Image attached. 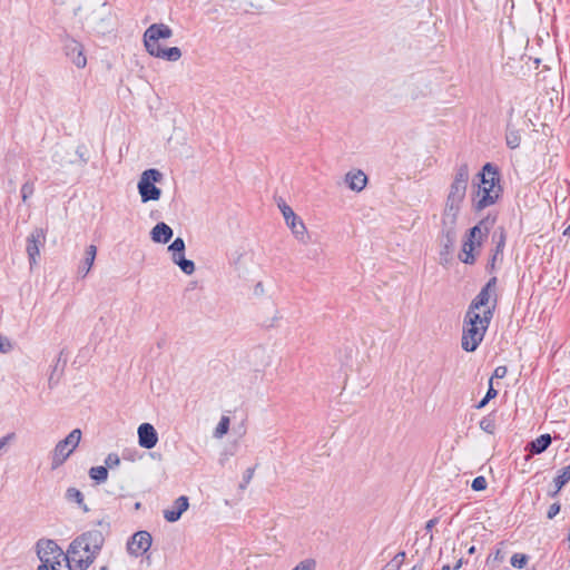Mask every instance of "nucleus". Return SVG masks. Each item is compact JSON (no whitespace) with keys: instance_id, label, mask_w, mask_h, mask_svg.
I'll use <instances>...</instances> for the list:
<instances>
[{"instance_id":"obj_1","label":"nucleus","mask_w":570,"mask_h":570,"mask_svg":"<svg viewBox=\"0 0 570 570\" xmlns=\"http://www.w3.org/2000/svg\"><path fill=\"white\" fill-rule=\"evenodd\" d=\"M105 542V535L99 530H89L76 538L68 552L80 570H86L99 554Z\"/></svg>"},{"instance_id":"obj_2","label":"nucleus","mask_w":570,"mask_h":570,"mask_svg":"<svg viewBox=\"0 0 570 570\" xmlns=\"http://www.w3.org/2000/svg\"><path fill=\"white\" fill-rule=\"evenodd\" d=\"M493 317V307L483 309L482 314L468 312L463 318L461 346L465 352H474L482 343Z\"/></svg>"},{"instance_id":"obj_3","label":"nucleus","mask_w":570,"mask_h":570,"mask_svg":"<svg viewBox=\"0 0 570 570\" xmlns=\"http://www.w3.org/2000/svg\"><path fill=\"white\" fill-rule=\"evenodd\" d=\"M499 181V171L492 164H485L480 174L476 193L472 198V207L475 212H481L498 202L502 193Z\"/></svg>"},{"instance_id":"obj_4","label":"nucleus","mask_w":570,"mask_h":570,"mask_svg":"<svg viewBox=\"0 0 570 570\" xmlns=\"http://www.w3.org/2000/svg\"><path fill=\"white\" fill-rule=\"evenodd\" d=\"M173 36V30L165 23H153L144 32V46L146 51L159 59L167 61H178L181 58V50L178 47L163 48L160 39H168Z\"/></svg>"},{"instance_id":"obj_5","label":"nucleus","mask_w":570,"mask_h":570,"mask_svg":"<svg viewBox=\"0 0 570 570\" xmlns=\"http://www.w3.org/2000/svg\"><path fill=\"white\" fill-rule=\"evenodd\" d=\"M469 175V167L466 164H461L456 167L453 180L449 188L445 207L442 215L443 217H449L451 220L458 219L461 205L465 198Z\"/></svg>"},{"instance_id":"obj_6","label":"nucleus","mask_w":570,"mask_h":570,"mask_svg":"<svg viewBox=\"0 0 570 570\" xmlns=\"http://www.w3.org/2000/svg\"><path fill=\"white\" fill-rule=\"evenodd\" d=\"M37 554L41 561L37 570H71L69 552L65 553L53 540L40 539L37 542Z\"/></svg>"},{"instance_id":"obj_7","label":"nucleus","mask_w":570,"mask_h":570,"mask_svg":"<svg viewBox=\"0 0 570 570\" xmlns=\"http://www.w3.org/2000/svg\"><path fill=\"white\" fill-rule=\"evenodd\" d=\"M83 27L88 32L96 35H106L112 29L111 11L107 3H101L92 9L89 14L85 17Z\"/></svg>"},{"instance_id":"obj_8","label":"nucleus","mask_w":570,"mask_h":570,"mask_svg":"<svg viewBox=\"0 0 570 570\" xmlns=\"http://www.w3.org/2000/svg\"><path fill=\"white\" fill-rule=\"evenodd\" d=\"M81 430H72L63 440L59 441L51 452V469L61 466L70 454L77 449L81 440Z\"/></svg>"},{"instance_id":"obj_9","label":"nucleus","mask_w":570,"mask_h":570,"mask_svg":"<svg viewBox=\"0 0 570 570\" xmlns=\"http://www.w3.org/2000/svg\"><path fill=\"white\" fill-rule=\"evenodd\" d=\"M163 179V174L155 168L145 170L138 181V191L142 203L159 200L161 190L156 186Z\"/></svg>"},{"instance_id":"obj_10","label":"nucleus","mask_w":570,"mask_h":570,"mask_svg":"<svg viewBox=\"0 0 570 570\" xmlns=\"http://www.w3.org/2000/svg\"><path fill=\"white\" fill-rule=\"evenodd\" d=\"M497 276H492L487 284L481 288L479 294L472 299L468 307V312L480 313L481 307H493L495 309L498 295L497 291Z\"/></svg>"},{"instance_id":"obj_11","label":"nucleus","mask_w":570,"mask_h":570,"mask_svg":"<svg viewBox=\"0 0 570 570\" xmlns=\"http://www.w3.org/2000/svg\"><path fill=\"white\" fill-rule=\"evenodd\" d=\"M47 239V230L37 227L27 237L26 252L29 259L30 268L37 265L40 257V249L45 247Z\"/></svg>"},{"instance_id":"obj_12","label":"nucleus","mask_w":570,"mask_h":570,"mask_svg":"<svg viewBox=\"0 0 570 570\" xmlns=\"http://www.w3.org/2000/svg\"><path fill=\"white\" fill-rule=\"evenodd\" d=\"M505 240L507 233L504 227L501 226L497 228L492 234V243L494 244V248L491 250V256L485 266L488 273L493 274L498 268V263H502Z\"/></svg>"},{"instance_id":"obj_13","label":"nucleus","mask_w":570,"mask_h":570,"mask_svg":"<svg viewBox=\"0 0 570 570\" xmlns=\"http://www.w3.org/2000/svg\"><path fill=\"white\" fill-rule=\"evenodd\" d=\"M456 219L451 220L442 216V232L440 244L442 246L441 255H449L456 239Z\"/></svg>"},{"instance_id":"obj_14","label":"nucleus","mask_w":570,"mask_h":570,"mask_svg":"<svg viewBox=\"0 0 570 570\" xmlns=\"http://www.w3.org/2000/svg\"><path fill=\"white\" fill-rule=\"evenodd\" d=\"M63 50L66 56L77 68H85L87 58L83 52V46L73 38H67L63 42Z\"/></svg>"},{"instance_id":"obj_15","label":"nucleus","mask_w":570,"mask_h":570,"mask_svg":"<svg viewBox=\"0 0 570 570\" xmlns=\"http://www.w3.org/2000/svg\"><path fill=\"white\" fill-rule=\"evenodd\" d=\"M497 222V215L489 214L487 217L481 219L475 226L469 229L468 237L475 242V245L480 247L483 240L487 238L490 229Z\"/></svg>"},{"instance_id":"obj_16","label":"nucleus","mask_w":570,"mask_h":570,"mask_svg":"<svg viewBox=\"0 0 570 570\" xmlns=\"http://www.w3.org/2000/svg\"><path fill=\"white\" fill-rule=\"evenodd\" d=\"M151 535L147 531L136 532L127 543L128 552L139 557L147 552L151 546Z\"/></svg>"},{"instance_id":"obj_17","label":"nucleus","mask_w":570,"mask_h":570,"mask_svg":"<svg viewBox=\"0 0 570 570\" xmlns=\"http://www.w3.org/2000/svg\"><path fill=\"white\" fill-rule=\"evenodd\" d=\"M158 442L156 429L150 423H142L138 428V443L144 449H153Z\"/></svg>"},{"instance_id":"obj_18","label":"nucleus","mask_w":570,"mask_h":570,"mask_svg":"<svg viewBox=\"0 0 570 570\" xmlns=\"http://www.w3.org/2000/svg\"><path fill=\"white\" fill-rule=\"evenodd\" d=\"M189 500L186 495L177 498L170 509L164 510V518L168 522H176L181 514L188 509Z\"/></svg>"},{"instance_id":"obj_19","label":"nucleus","mask_w":570,"mask_h":570,"mask_svg":"<svg viewBox=\"0 0 570 570\" xmlns=\"http://www.w3.org/2000/svg\"><path fill=\"white\" fill-rule=\"evenodd\" d=\"M174 235V232L169 225L164 222H160L154 226L150 232V237L153 242L159 244H167Z\"/></svg>"},{"instance_id":"obj_20","label":"nucleus","mask_w":570,"mask_h":570,"mask_svg":"<svg viewBox=\"0 0 570 570\" xmlns=\"http://www.w3.org/2000/svg\"><path fill=\"white\" fill-rule=\"evenodd\" d=\"M345 183L355 191H361L367 184V176L362 170L348 171L345 175Z\"/></svg>"},{"instance_id":"obj_21","label":"nucleus","mask_w":570,"mask_h":570,"mask_svg":"<svg viewBox=\"0 0 570 570\" xmlns=\"http://www.w3.org/2000/svg\"><path fill=\"white\" fill-rule=\"evenodd\" d=\"M552 438L550 434H541L535 440L528 443L525 450H528L531 454H540L550 446Z\"/></svg>"},{"instance_id":"obj_22","label":"nucleus","mask_w":570,"mask_h":570,"mask_svg":"<svg viewBox=\"0 0 570 570\" xmlns=\"http://www.w3.org/2000/svg\"><path fill=\"white\" fill-rule=\"evenodd\" d=\"M96 255H97V247L95 245H89L86 248L85 258L78 268V275L80 277H82V278L86 277L87 274L90 272V269L95 263Z\"/></svg>"},{"instance_id":"obj_23","label":"nucleus","mask_w":570,"mask_h":570,"mask_svg":"<svg viewBox=\"0 0 570 570\" xmlns=\"http://www.w3.org/2000/svg\"><path fill=\"white\" fill-rule=\"evenodd\" d=\"M286 225L289 227L293 235L299 242H302V243L307 242L308 236H307V230H306L305 224L298 216L295 217V220H288L286 223Z\"/></svg>"},{"instance_id":"obj_24","label":"nucleus","mask_w":570,"mask_h":570,"mask_svg":"<svg viewBox=\"0 0 570 570\" xmlns=\"http://www.w3.org/2000/svg\"><path fill=\"white\" fill-rule=\"evenodd\" d=\"M570 481V464L563 466L558 471V475L553 479L556 490L551 493L552 497L557 495L560 490Z\"/></svg>"},{"instance_id":"obj_25","label":"nucleus","mask_w":570,"mask_h":570,"mask_svg":"<svg viewBox=\"0 0 570 570\" xmlns=\"http://www.w3.org/2000/svg\"><path fill=\"white\" fill-rule=\"evenodd\" d=\"M505 142H507V146L511 149L518 148L521 142V136H520L519 130H517L514 127H512L509 122L507 125V130H505Z\"/></svg>"},{"instance_id":"obj_26","label":"nucleus","mask_w":570,"mask_h":570,"mask_svg":"<svg viewBox=\"0 0 570 570\" xmlns=\"http://www.w3.org/2000/svg\"><path fill=\"white\" fill-rule=\"evenodd\" d=\"M504 542H500L499 546L488 556L487 563L493 567H498L505 557L503 551Z\"/></svg>"},{"instance_id":"obj_27","label":"nucleus","mask_w":570,"mask_h":570,"mask_svg":"<svg viewBox=\"0 0 570 570\" xmlns=\"http://www.w3.org/2000/svg\"><path fill=\"white\" fill-rule=\"evenodd\" d=\"M171 261L174 262V264L179 266L181 272L185 273L186 275H191L195 272L194 262L190 259H187L185 257V254L177 256V257L173 258Z\"/></svg>"},{"instance_id":"obj_28","label":"nucleus","mask_w":570,"mask_h":570,"mask_svg":"<svg viewBox=\"0 0 570 570\" xmlns=\"http://www.w3.org/2000/svg\"><path fill=\"white\" fill-rule=\"evenodd\" d=\"M66 499L70 502H76L83 511H88L85 504L83 494L77 488H68L66 491Z\"/></svg>"},{"instance_id":"obj_29","label":"nucleus","mask_w":570,"mask_h":570,"mask_svg":"<svg viewBox=\"0 0 570 570\" xmlns=\"http://www.w3.org/2000/svg\"><path fill=\"white\" fill-rule=\"evenodd\" d=\"M89 476L98 484L104 483L108 479V469L102 465L92 466L89 470Z\"/></svg>"},{"instance_id":"obj_30","label":"nucleus","mask_w":570,"mask_h":570,"mask_svg":"<svg viewBox=\"0 0 570 570\" xmlns=\"http://www.w3.org/2000/svg\"><path fill=\"white\" fill-rule=\"evenodd\" d=\"M479 424L480 429L483 430L484 432L489 434H494L497 428L494 412H491L483 416Z\"/></svg>"},{"instance_id":"obj_31","label":"nucleus","mask_w":570,"mask_h":570,"mask_svg":"<svg viewBox=\"0 0 570 570\" xmlns=\"http://www.w3.org/2000/svg\"><path fill=\"white\" fill-rule=\"evenodd\" d=\"M185 240L181 237H177L174 242L168 246V250L171 253V259L185 254Z\"/></svg>"},{"instance_id":"obj_32","label":"nucleus","mask_w":570,"mask_h":570,"mask_svg":"<svg viewBox=\"0 0 570 570\" xmlns=\"http://www.w3.org/2000/svg\"><path fill=\"white\" fill-rule=\"evenodd\" d=\"M21 199L23 203H26L35 193V183L32 180H27L21 186Z\"/></svg>"},{"instance_id":"obj_33","label":"nucleus","mask_w":570,"mask_h":570,"mask_svg":"<svg viewBox=\"0 0 570 570\" xmlns=\"http://www.w3.org/2000/svg\"><path fill=\"white\" fill-rule=\"evenodd\" d=\"M228 429H229V417L223 416L220 419L219 423L217 424L214 434L216 438H222L223 435H225L228 432Z\"/></svg>"},{"instance_id":"obj_34","label":"nucleus","mask_w":570,"mask_h":570,"mask_svg":"<svg viewBox=\"0 0 570 570\" xmlns=\"http://www.w3.org/2000/svg\"><path fill=\"white\" fill-rule=\"evenodd\" d=\"M528 556L527 554H523V553H514L512 557H511V564L514 567V568H518V569H522L527 566L528 563Z\"/></svg>"},{"instance_id":"obj_35","label":"nucleus","mask_w":570,"mask_h":570,"mask_svg":"<svg viewBox=\"0 0 570 570\" xmlns=\"http://www.w3.org/2000/svg\"><path fill=\"white\" fill-rule=\"evenodd\" d=\"M405 557L406 554L404 551L396 553L394 558L389 562L387 567H390L391 570H399L404 563Z\"/></svg>"},{"instance_id":"obj_36","label":"nucleus","mask_w":570,"mask_h":570,"mask_svg":"<svg viewBox=\"0 0 570 570\" xmlns=\"http://www.w3.org/2000/svg\"><path fill=\"white\" fill-rule=\"evenodd\" d=\"M488 485V482L484 476L480 475L476 476L471 484L472 490L474 491H482L485 490Z\"/></svg>"},{"instance_id":"obj_37","label":"nucleus","mask_w":570,"mask_h":570,"mask_svg":"<svg viewBox=\"0 0 570 570\" xmlns=\"http://www.w3.org/2000/svg\"><path fill=\"white\" fill-rule=\"evenodd\" d=\"M105 464H106V468L108 469H112V468H116L120 464V459L118 456V454L116 453H109L107 455V458L105 459Z\"/></svg>"},{"instance_id":"obj_38","label":"nucleus","mask_w":570,"mask_h":570,"mask_svg":"<svg viewBox=\"0 0 570 570\" xmlns=\"http://www.w3.org/2000/svg\"><path fill=\"white\" fill-rule=\"evenodd\" d=\"M316 562L313 559L301 561L293 570H315Z\"/></svg>"},{"instance_id":"obj_39","label":"nucleus","mask_w":570,"mask_h":570,"mask_svg":"<svg viewBox=\"0 0 570 570\" xmlns=\"http://www.w3.org/2000/svg\"><path fill=\"white\" fill-rule=\"evenodd\" d=\"M254 472H255V468H248V469L245 471V473H244V475H243V481H242V483L239 484V488H240L242 490H244V489L249 484V482H250V481H252V479H253Z\"/></svg>"},{"instance_id":"obj_40","label":"nucleus","mask_w":570,"mask_h":570,"mask_svg":"<svg viewBox=\"0 0 570 570\" xmlns=\"http://www.w3.org/2000/svg\"><path fill=\"white\" fill-rule=\"evenodd\" d=\"M12 347V343L7 337L0 336V353H8Z\"/></svg>"},{"instance_id":"obj_41","label":"nucleus","mask_w":570,"mask_h":570,"mask_svg":"<svg viewBox=\"0 0 570 570\" xmlns=\"http://www.w3.org/2000/svg\"><path fill=\"white\" fill-rule=\"evenodd\" d=\"M439 523V518H433V519H430L426 523H425V530L428 533H430V538H429V541L432 542L433 540V534H432V529Z\"/></svg>"},{"instance_id":"obj_42","label":"nucleus","mask_w":570,"mask_h":570,"mask_svg":"<svg viewBox=\"0 0 570 570\" xmlns=\"http://www.w3.org/2000/svg\"><path fill=\"white\" fill-rule=\"evenodd\" d=\"M508 373V367L504 366V365H500L498 367H495L493 374H492V380L493 379H503Z\"/></svg>"},{"instance_id":"obj_43","label":"nucleus","mask_w":570,"mask_h":570,"mask_svg":"<svg viewBox=\"0 0 570 570\" xmlns=\"http://www.w3.org/2000/svg\"><path fill=\"white\" fill-rule=\"evenodd\" d=\"M478 247L475 245V242L472 240L470 237L466 236V239L464 240L463 243V246H462V250L463 253L465 252H470V253H473L474 248Z\"/></svg>"},{"instance_id":"obj_44","label":"nucleus","mask_w":570,"mask_h":570,"mask_svg":"<svg viewBox=\"0 0 570 570\" xmlns=\"http://www.w3.org/2000/svg\"><path fill=\"white\" fill-rule=\"evenodd\" d=\"M560 509H561L560 503H558V502L552 503L549 507V510H548V513H547L548 519H553L560 512Z\"/></svg>"},{"instance_id":"obj_45","label":"nucleus","mask_w":570,"mask_h":570,"mask_svg":"<svg viewBox=\"0 0 570 570\" xmlns=\"http://www.w3.org/2000/svg\"><path fill=\"white\" fill-rule=\"evenodd\" d=\"M497 395H498V391L493 387L492 377H490V380H489V389H488V392L485 394V397H487V400L491 401Z\"/></svg>"},{"instance_id":"obj_46","label":"nucleus","mask_w":570,"mask_h":570,"mask_svg":"<svg viewBox=\"0 0 570 570\" xmlns=\"http://www.w3.org/2000/svg\"><path fill=\"white\" fill-rule=\"evenodd\" d=\"M283 216H284V219L285 222L287 223L288 220H295V217L297 216L294 210L292 209V207H285V210L282 212Z\"/></svg>"},{"instance_id":"obj_47","label":"nucleus","mask_w":570,"mask_h":570,"mask_svg":"<svg viewBox=\"0 0 570 570\" xmlns=\"http://www.w3.org/2000/svg\"><path fill=\"white\" fill-rule=\"evenodd\" d=\"M460 259H461L464 264L472 265V264H474V262H475V256L473 255V253L465 252L463 257H462V256H460Z\"/></svg>"},{"instance_id":"obj_48","label":"nucleus","mask_w":570,"mask_h":570,"mask_svg":"<svg viewBox=\"0 0 570 570\" xmlns=\"http://www.w3.org/2000/svg\"><path fill=\"white\" fill-rule=\"evenodd\" d=\"M13 438H14V433H9L6 436L1 438L0 439V450H2L7 445L9 440H11Z\"/></svg>"},{"instance_id":"obj_49","label":"nucleus","mask_w":570,"mask_h":570,"mask_svg":"<svg viewBox=\"0 0 570 570\" xmlns=\"http://www.w3.org/2000/svg\"><path fill=\"white\" fill-rule=\"evenodd\" d=\"M489 402H490V400H487V397L484 396V397H483V399H482V400H481V401L475 405V407H476L478 410L483 409V407H484Z\"/></svg>"},{"instance_id":"obj_50","label":"nucleus","mask_w":570,"mask_h":570,"mask_svg":"<svg viewBox=\"0 0 570 570\" xmlns=\"http://www.w3.org/2000/svg\"><path fill=\"white\" fill-rule=\"evenodd\" d=\"M463 566V558H459L452 570H459Z\"/></svg>"},{"instance_id":"obj_51","label":"nucleus","mask_w":570,"mask_h":570,"mask_svg":"<svg viewBox=\"0 0 570 570\" xmlns=\"http://www.w3.org/2000/svg\"><path fill=\"white\" fill-rule=\"evenodd\" d=\"M81 11H82V7H78V8H76V9L73 10V14H75V16H80Z\"/></svg>"},{"instance_id":"obj_52","label":"nucleus","mask_w":570,"mask_h":570,"mask_svg":"<svg viewBox=\"0 0 570 570\" xmlns=\"http://www.w3.org/2000/svg\"><path fill=\"white\" fill-rule=\"evenodd\" d=\"M278 207H279L281 212H284L285 207H289V206L283 202L282 204H278Z\"/></svg>"},{"instance_id":"obj_53","label":"nucleus","mask_w":570,"mask_h":570,"mask_svg":"<svg viewBox=\"0 0 570 570\" xmlns=\"http://www.w3.org/2000/svg\"><path fill=\"white\" fill-rule=\"evenodd\" d=\"M564 236H570V225L563 230Z\"/></svg>"},{"instance_id":"obj_54","label":"nucleus","mask_w":570,"mask_h":570,"mask_svg":"<svg viewBox=\"0 0 570 570\" xmlns=\"http://www.w3.org/2000/svg\"><path fill=\"white\" fill-rule=\"evenodd\" d=\"M474 552H475V547H474V546H472V547H470V548L468 549V553H469V554H473Z\"/></svg>"},{"instance_id":"obj_55","label":"nucleus","mask_w":570,"mask_h":570,"mask_svg":"<svg viewBox=\"0 0 570 570\" xmlns=\"http://www.w3.org/2000/svg\"><path fill=\"white\" fill-rule=\"evenodd\" d=\"M441 570H452V568L450 567V564H444Z\"/></svg>"},{"instance_id":"obj_56","label":"nucleus","mask_w":570,"mask_h":570,"mask_svg":"<svg viewBox=\"0 0 570 570\" xmlns=\"http://www.w3.org/2000/svg\"><path fill=\"white\" fill-rule=\"evenodd\" d=\"M410 570H421V567H420V566H417V564H415V566H413Z\"/></svg>"},{"instance_id":"obj_57","label":"nucleus","mask_w":570,"mask_h":570,"mask_svg":"<svg viewBox=\"0 0 570 570\" xmlns=\"http://www.w3.org/2000/svg\"><path fill=\"white\" fill-rule=\"evenodd\" d=\"M513 111H514V109H513V108H511V109H510V111H509V115H510V116H512V115H513Z\"/></svg>"},{"instance_id":"obj_58","label":"nucleus","mask_w":570,"mask_h":570,"mask_svg":"<svg viewBox=\"0 0 570 570\" xmlns=\"http://www.w3.org/2000/svg\"><path fill=\"white\" fill-rule=\"evenodd\" d=\"M52 375L49 377V385H51Z\"/></svg>"},{"instance_id":"obj_59","label":"nucleus","mask_w":570,"mask_h":570,"mask_svg":"<svg viewBox=\"0 0 570 570\" xmlns=\"http://www.w3.org/2000/svg\"><path fill=\"white\" fill-rule=\"evenodd\" d=\"M101 570H107V568H106V567H102V568H101Z\"/></svg>"}]
</instances>
